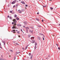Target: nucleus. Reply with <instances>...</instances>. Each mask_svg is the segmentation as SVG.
I'll return each mask as SVG.
<instances>
[{"instance_id":"nucleus-25","label":"nucleus","mask_w":60,"mask_h":60,"mask_svg":"<svg viewBox=\"0 0 60 60\" xmlns=\"http://www.w3.org/2000/svg\"><path fill=\"white\" fill-rule=\"evenodd\" d=\"M50 9L51 10H52V9H53V8H50Z\"/></svg>"},{"instance_id":"nucleus-15","label":"nucleus","mask_w":60,"mask_h":60,"mask_svg":"<svg viewBox=\"0 0 60 60\" xmlns=\"http://www.w3.org/2000/svg\"><path fill=\"white\" fill-rule=\"evenodd\" d=\"M32 57H33V55H32L30 56V58L31 59H32Z\"/></svg>"},{"instance_id":"nucleus-50","label":"nucleus","mask_w":60,"mask_h":60,"mask_svg":"<svg viewBox=\"0 0 60 60\" xmlns=\"http://www.w3.org/2000/svg\"><path fill=\"white\" fill-rule=\"evenodd\" d=\"M25 28L26 29V30H27V28L26 27H25Z\"/></svg>"},{"instance_id":"nucleus-39","label":"nucleus","mask_w":60,"mask_h":60,"mask_svg":"<svg viewBox=\"0 0 60 60\" xmlns=\"http://www.w3.org/2000/svg\"><path fill=\"white\" fill-rule=\"evenodd\" d=\"M15 5H14L13 6V8H15Z\"/></svg>"},{"instance_id":"nucleus-9","label":"nucleus","mask_w":60,"mask_h":60,"mask_svg":"<svg viewBox=\"0 0 60 60\" xmlns=\"http://www.w3.org/2000/svg\"><path fill=\"white\" fill-rule=\"evenodd\" d=\"M9 19H10L11 20L12 19V18L11 17V16L9 17Z\"/></svg>"},{"instance_id":"nucleus-6","label":"nucleus","mask_w":60,"mask_h":60,"mask_svg":"<svg viewBox=\"0 0 60 60\" xmlns=\"http://www.w3.org/2000/svg\"><path fill=\"white\" fill-rule=\"evenodd\" d=\"M17 26H21V25L20 24H17Z\"/></svg>"},{"instance_id":"nucleus-2","label":"nucleus","mask_w":60,"mask_h":60,"mask_svg":"<svg viewBox=\"0 0 60 60\" xmlns=\"http://www.w3.org/2000/svg\"><path fill=\"white\" fill-rule=\"evenodd\" d=\"M12 29H14V28H15V29H17V27H15L14 26H13L12 27Z\"/></svg>"},{"instance_id":"nucleus-40","label":"nucleus","mask_w":60,"mask_h":60,"mask_svg":"<svg viewBox=\"0 0 60 60\" xmlns=\"http://www.w3.org/2000/svg\"><path fill=\"white\" fill-rule=\"evenodd\" d=\"M8 18H9L10 17V16L9 15L8 16Z\"/></svg>"},{"instance_id":"nucleus-53","label":"nucleus","mask_w":60,"mask_h":60,"mask_svg":"<svg viewBox=\"0 0 60 60\" xmlns=\"http://www.w3.org/2000/svg\"><path fill=\"white\" fill-rule=\"evenodd\" d=\"M49 56H50L49 55H48V57H49Z\"/></svg>"},{"instance_id":"nucleus-30","label":"nucleus","mask_w":60,"mask_h":60,"mask_svg":"<svg viewBox=\"0 0 60 60\" xmlns=\"http://www.w3.org/2000/svg\"><path fill=\"white\" fill-rule=\"evenodd\" d=\"M18 5H19V4H17L16 5V6H17H17H18Z\"/></svg>"},{"instance_id":"nucleus-35","label":"nucleus","mask_w":60,"mask_h":60,"mask_svg":"<svg viewBox=\"0 0 60 60\" xmlns=\"http://www.w3.org/2000/svg\"><path fill=\"white\" fill-rule=\"evenodd\" d=\"M21 31H22V32H23V33H24V32H23V31H22V29H21Z\"/></svg>"},{"instance_id":"nucleus-64","label":"nucleus","mask_w":60,"mask_h":60,"mask_svg":"<svg viewBox=\"0 0 60 60\" xmlns=\"http://www.w3.org/2000/svg\"><path fill=\"white\" fill-rule=\"evenodd\" d=\"M13 42H14V43L15 42V41H14Z\"/></svg>"},{"instance_id":"nucleus-58","label":"nucleus","mask_w":60,"mask_h":60,"mask_svg":"<svg viewBox=\"0 0 60 60\" xmlns=\"http://www.w3.org/2000/svg\"><path fill=\"white\" fill-rule=\"evenodd\" d=\"M0 46H1V43H0Z\"/></svg>"},{"instance_id":"nucleus-4","label":"nucleus","mask_w":60,"mask_h":60,"mask_svg":"<svg viewBox=\"0 0 60 60\" xmlns=\"http://www.w3.org/2000/svg\"><path fill=\"white\" fill-rule=\"evenodd\" d=\"M30 30L29 32L30 33H32V34H33V30H32L31 31V30Z\"/></svg>"},{"instance_id":"nucleus-26","label":"nucleus","mask_w":60,"mask_h":60,"mask_svg":"<svg viewBox=\"0 0 60 60\" xmlns=\"http://www.w3.org/2000/svg\"><path fill=\"white\" fill-rule=\"evenodd\" d=\"M43 7H46V6H43Z\"/></svg>"},{"instance_id":"nucleus-62","label":"nucleus","mask_w":60,"mask_h":60,"mask_svg":"<svg viewBox=\"0 0 60 60\" xmlns=\"http://www.w3.org/2000/svg\"><path fill=\"white\" fill-rule=\"evenodd\" d=\"M11 31V32H13V31Z\"/></svg>"},{"instance_id":"nucleus-33","label":"nucleus","mask_w":60,"mask_h":60,"mask_svg":"<svg viewBox=\"0 0 60 60\" xmlns=\"http://www.w3.org/2000/svg\"><path fill=\"white\" fill-rule=\"evenodd\" d=\"M17 33L18 34H19V31H17Z\"/></svg>"},{"instance_id":"nucleus-29","label":"nucleus","mask_w":60,"mask_h":60,"mask_svg":"<svg viewBox=\"0 0 60 60\" xmlns=\"http://www.w3.org/2000/svg\"><path fill=\"white\" fill-rule=\"evenodd\" d=\"M15 44H16V45H19V44L17 43H15Z\"/></svg>"},{"instance_id":"nucleus-7","label":"nucleus","mask_w":60,"mask_h":60,"mask_svg":"<svg viewBox=\"0 0 60 60\" xmlns=\"http://www.w3.org/2000/svg\"><path fill=\"white\" fill-rule=\"evenodd\" d=\"M32 41H32V43H34V42H35V41H35V40H32Z\"/></svg>"},{"instance_id":"nucleus-19","label":"nucleus","mask_w":60,"mask_h":60,"mask_svg":"<svg viewBox=\"0 0 60 60\" xmlns=\"http://www.w3.org/2000/svg\"><path fill=\"white\" fill-rule=\"evenodd\" d=\"M26 32L27 33H28V30L27 29L26 30Z\"/></svg>"},{"instance_id":"nucleus-24","label":"nucleus","mask_w":60,"mask_h":60,"mask_svg":"<svg viewBox=\"0 0 60 60\" xmlns=\"http://www.w3.org/2000/svg\"><path fill=\"white\" fill-rule=\"evenodd\" d=\"M10 51H11L12 52H13V51L11 50H10Z\"/></svg>"},{"instance_id":"nucleus-14","label":"nucleus","mask_w":60,"mask_h":60,"mask_svg":"<svg viewBox=\"0 0 60 60\" xmlns=\"http://www.w3.org/2000/svg\"><path fill=\"white\" fill-rule=\"evenodd\" d=\"M36 19L37 20V21H39V19H37V18H36Z\"/></svg>"},{"instance_id":"nucleus-46","label":"nucleus","mask_w":60,"mask_h":60,"mask_svg":"<svg viewBox=\"0 0 60 60\" xmlns=\"http://www.w3.org/2000/svg\"><path fill=\"white\" fill-rule=\"evenodd\" d=\"M22 49L23 50H24V48H22Z\"/></svg>"},{"instance_id":"nucleus-23","label":"nucleus","mask_w":60,"mask_h":60,"mask_svg":"<svg viewBox=\"0 0 60 60\" xmlns=\"http://www.w3.org/2000/svg\"><path fill=\"white\" fill-rule=\"evenodd\" d=\"M36 46H35V47H34V49H36Z\"/></svg>"},{"instance_id":"nucleus-36","label":"nucleus","mask_w":60,"mask_h":60,"mask_svg":"<svg viewBox=\"0 0 60 60\" xmlns=\"http://www.w3.org/2000/svg\"><path fill=\"white\" fill-rule=\"evenodd\" d=\"M22 11H24V9H23L22 10Z\"/></svg>"},{"instance_id":"nucleus-13","label":"nucleus","mask_w":60,"mask_h":60,"mask_svg":"<svg viewBox=\"0 0 60 60\" xmlns=\"http://www.w3.org/2000/svg\"><path fill=\"white\" fill-rule=\"evenodd\" d=\"M28 46H26V47L25 48V50H26Z\"/></svg>"},{"instance_id":"nucleus-57","label":"nucleus","mask_w":60,"mask_h":60,"mask_svg":"<svg viewBox=\"0 0 60 60\" xmlns=\"http://www.w3.org/2000/svg\"><path fill=\"white\" fill-rule=\"evenodd\" d=\"M20 11V10H18V11Z\"/></svg>"},{"instance_id":"nucleus-60","label":"nucleus","mask_w":60,"mask_h":60,"mask_svg":"<svg viewBox=\"0 0 60 60\" xmlns=\"http://www.w3.org/2000/svg\"><path fill=\"white\" fill-rule=\"evenodd\" d=\"M18 0H17V3H18Z\"/></svg>"},{"instance_id":"nucleus-34","label":"nucleus","mask_w":60,"mask_h":60,"mask_svg":"<svg viewBox=\"0 0 60 60\" xmlns=\"http://www.w3.org/2000/svg\"><path fill=\"white\" fill-rule=\"evenodd\" d=\"M22 12H21V11H20L19 12V13H21Z\"/></svg>"},{"instance_id":"nucleus-63","label":"nucleus","mask_w":60,"mask_h":60,"mask_svg":"<svg viewBox=\"0 0 60 60\" xmlns=\"http://www.w3.org/2000/svg\"><path fill=\"white\" fill-rule=\"evenodd\" d=\"M16 31H18V30H16Z\"/></svg>"},{"instance_id":"nucleus-16","label":"nucleus","mask_w":60,"mask_h":60,"mask_svg":"<svg viewBox=\"0 0 60 60\" xmlns=\"http://www.w3.org/2000/svg\"><path fill=\"white\" fill-rule=\"evenodd\" d=\"M20 53V52H17L16 53L17 54H19V53Z\"/></svg>"},{"instance_id":"nucleus-21","label":"nucleus","mask_w":60,"mask_h":60,"mask_svg":"<svg viewBox=\"0 0 60 60\" xmlns=\"http://www.w3.org/2000/svg\"><path fill=\"white\" fill-rule=\"evenodd\" d=\"M30 36H31V35H28V37L29 38H30Z\"/></svg>"},{"instance_id":"nucleus-1","label":"nucleus","mask_w":60,"mask_h":60,"mask_svg":"<svg viewBox=\"0 0 60 60\" xmlns=\"http://www.w3.org/2000/svg\"><path fill=\"white\" fill-rule=\"evenodd\" d=\"M16 2H17V0H15L11 3V4H15V3H16Z\"/></svg>"},{"instance_id":"nucleus-51","label":"nucleus","mask_w":60,"mask_h":60,"mask_svg":"<svg viewBox=\"0 0 60 60\" xmlns=\"http://www.w3.org/2000/svg\"><path fill=\"white\" fill-rule=\"evenodd\" d=\"M27 28L28 29H29V28H29L28 27H27Z\"/></svg>"},{"instance_id":"nucleus-47","label":"nucleus","mask_w":60,"mask_h":60,"mask_svg":"<svg viewBox=\"0 0 60 60\" xmlns=\"http://www.w3.org/2000/svg\"><path fill=\"white\" fill-rule=\"evenodd\" d=\"M32 38H33V39H34V37H32Z\"/></svg>"},{"instance_id":"nucleus-61","label":"nucleus","mask_w":60,"mask_h":60,"mask_svg":"<svg viewBox=\"0 0 60 60\" xmlns=\"http://www.w3.org/2000/svg\"><path fill=\"white\" fill-rule=\"evenodd\" d=\"M46 59H48V58H46Z\"/></svg>"},{"instance_id":"nucleus-22","label":"nucleus","mask_w":60,"mask_h":60,"mask_svg":"<svg viewBox=\"0 0 60 60\" xmlns=\"http://www.w3.org/2000/svg\"><path fill=\"white\" fill-rule=\"evenodd\" d=\"M38 27H41V26L38 25Z\"/></svg>"},{"instance_id":"nucleus-41","label":"nucleus","mask_w":60,"mask_h":60,"mask_svg":"<svg viewBox=\"0 0 60 60\" xmlns=\"http://www.w3.org/2000/svg\"><path fill=\"white\" fill-rule=\"evenodd\" d=\"M56 45H57V46H58V45H57V44H56Z\"/></svg>"},{"instance_id":"nucleus-52","label":"nucleus","mask_w":60,"mask_h":60,"mask_svg":"<svg viewBox=\"0 0 60 60\" xmlns=\"http://www.w3.org/2000/svg\"><path fill=\"white\" fill-rule=\"evenodd\" d=\"M18 37H20V36H18Z\"/></svg>"},{"instance_id":"nucleus-11","label":"nucleus","mask_w":60,"mask_h":60,"mask_svg":"<svg viewBox=\"0 0 60 60\" xmlns=\"http://www.w3.org/2000/svg\"><path fill=\"white\" fill-rule=\"evenodd\" d=\"M14 22V23H17V21H16V20H15Z\"/></svg>"},{"instance_id":"nucleus-56","label":"nucleus","mask_w":60,"mask_h":60,"mask_svg":"<svg viewBox=\"0 0 60 60\" xmlns=\"http://www.w3.org/2000/svg\"><path fill=\"white\" fill-rule=\"evenodd\" d=\"M37 14H39V13L38 12V13H37Z\"/></svg>"},{"instance_id":"nucleus-42","label":"nucleus","mask_w":60,"mask_h":60,"mask_svg":"<svg viewBox=\"0 0 60 60\" xmlns=\"http://www.w3.org/2000/svg\"><path fill=\"white\" fill-rule=\"evenodd\" d=\"M5 42L4 43V45H5Z\"/></svg>"},{"instance_id":"nucleus-10","label":"nucleus","mask_w":60,"mask_h":60,"mask_svg":"<svg viewBox=\"0 0 60 60\" xmlns=\"http://www.w3.org/2000/svg\"><path fill=\"white\" fill-rule=\"evenodd\" d=\"M15 30H13V33H15Z\"/></svg>"},{"instance_id":"nucleus-45","label":"nucleus","mask_w":60,"mask_h":60,"mask_svg":"<svg viewBox=\"0 0 60 60\" xmlns=\"http://www.w3.org/2000/svg\"><path fill=\"white\" fill-rule=\"evenodd\" d=\"M1 57H2V58H3V55H1Z\"/></svg>"},{"instance_id":"nucleus-28","label":"nucleus","mask_w":60,"mask_h":60,"mask_svg":"<svg viewBox=\"0 0 60 60\" xmlns=\"http://www.w3.org/2000/svg\"><path fill=\"white\" fill-rule=\"evenodd\" d=\"M15 17H17V15L16 14H15Z\"/></svg>"},{"instance_id":"nucleus-37","label":"nucleus","mask_w":60,"mask_h":60,"mask_svg":"<svg viewBox=\"0 0 60 60\" xmlns=\"http://www.w3.org/2000/svg\"><path fill=\"white\" fill-rule=\"evenodd\" d=\"M24 23H25V24H27L26 22H24Z\"/></svg>"},{"instance_id":"nucleus-43","label":"nucleus","mask_w":60,"mask_h":60,"mask_svg":"<svg viewBox=\"0 0 60 60\" xmlns=\"http://www.w3.org/2000/svg\"><path fill=\"white\" fill-rule=\"evenodd\" d=\"M12 24L13 25V24H14V22H12Z\"/></svg>"},{"instance_id":"nucleus-5","label":"nucleus","mask_w":60,"mask_h":60,"mask_svg":"<svg viewBox=\"0 0 60 60\" xmlns=\"http://www.w3.org/2000/svg\"><path fill=\"white\" fill-rule=\"evenodd\" d=\"M16 20H19V19L18 17H17L16 18Z\"/></svg>"},{"instance_id":"nucleus-20","label":"nucleus","mask_w":60,"mask_h":60,"mask_svg":"<svg viewBox=\"0 0 60 60\" xmlns=\"http://www.w3.org/2000/svg\"><path fill=\"white\" fill-rule=\"evenodd\" d=\"M14 60H15V59H16V57L15 56L14 57Z\"/></svg>"},{"instance_id":"nucleus-3","label":"nucleus","mask_w":60,"mask_h":60,"mask_svg":"<svg viewBox=\"0 0 60 60\" xmlns=\"http://www.w3.org/2000/svg\"><path fill=\"white\" fill-rule=\"evenodd\" d=\"M21 3H22V4H25V3L24 1H22L21 2Z\"/></svg>"},{"instance_id":"nucleus-12","label":"nucleus","mask_w":60,"mask_h":60,"mask_svg":"<svg viewBox=\"0 0 60 60\" xmlns=\"http://www.w3.org/2000/svg\"><path fill=\"white\" fill-rule=\"evenodd\" d=\"M37 43H36V42L35 43V46H36V45H37Z\"/></svg>"},{"instance_id":"nucleus-17","label":"nucleus","mask_w":60,"mask_h":60,"mask_svg":"<svg viewBox=\"0 0 60 60\" xmlns=\"http://www.w3.org/2000/svg\"><path fill=\"white\" fill-rule=\"evenodd\" d=\"M2 42L3 43H4L5 42L4 41V40H2Z\"/></svg>"},{"instance_id":"nucleus-32","label":"nucleus","mask_w":60,"mask_h":60,"mask_svg":"<svg viewBox=\"0 0 60 60\" xmlns=\"http://www.w3.org/2000/svg\"><path fill=\"white\" fill-rule=\"evenodd\" d=\"M10 13H12V11H10Z\"/></svg>"},{"instance_id":"nucleus-54","label":"nucleus","mask_w":60,"mask_h":60,"mask_svg":"<svg viewBox=\"0 0 60 60\" xmlns=\"http://www.w3.org/2000/svg\"><path fill=\"white\" fill-rule=\"evenodd\" d=\"M23 27L24 28L25 27V26H23Z\"/></svg>"},{"instance_id":"nucleus-48","label":"nucleus","mask_w":60,"mask_h":60,"mask_svg":"<svg viewBox=\"0 0 60 60\" xmlns=\"http://www.w3.org/2000/svg\"><path fill=\"white\" fill-rule=\"evenodd\" d=\"M43 40H44V38H43Z\"/></svg>"},{"instance_id":"nucleus-31","label":"nucleus","mask_w":60,"mask_h":60,"mask_svg":"<svg viewBox=\"0 0 60 60\" xmlns=\"http://www.w3.org/2000/svg\"><path fill=\"white\" fill-rule=\"evenodd\" d=\"M58 49H59V50H60V47H58Z\"/></svg>"},{"instance_id":"nucleus-44","label":"nucleus","mask_w":60,"mask_h":60,"mask_svg":"<svg viewBox=\"0 0 60 60\" xmlns=\"http://www.w3.org/2000/svg\"><path fill=\"white\" fill-rule=\"evenodd\" d=\"M42 22H43V21H44L43 20H42Z\"/></svg>"},{"instance_id":"nucleus-27","label":"nucleus","mask_w":60,"mask_h":60,"mask_svg":"<svg viewBox=\"0 0 60 60\" xmlns=\"http://www.w3.org/2000/svg\"><path fill=\"white\" fill-rule=\"evenodd\" d=\"M0 60H4V59H2L1 58H0Z\"/></svg>"},{"instance_id":"nucleus-8","label":"nucleus","mask_w":60,"mask_h":60,"mask_svg":"<svg viewBox=\"0 0 60 60\" xmlns=\"http://www.w3.org/2000/svg\"><path fill=\"white\" fill-rule=\"evenodd\" d=\"M38 39L39 40H41V38H40V37H38Z\"/></svg>"},{"instance_id":"nucleus-38","label":"nucleus","mask_w":60,"mask_h":60,"mask_svg":"<svg viewBox=\"0 0 60 60\" xmlns=\"http://www.w3.org/2000/svg\"><path fill=\"white\" fill-rule=\"evenodd\" d=\"M27 6H28V5H26V7H27Z\"/></svg>"},{"instance_id":"nucleus-18","label":"nucleus","mask_w":60,"mask_h":60,"mask_svg":"<svg viewBox=\"0 0 60 60\" xmlns=\"http://www.w3.org/2000/svg\"><path fill=\"white\" fill-rule=\"evenodd\" d=\"M29 56H30L31 55V53H29Z\"/></svg>"},{"instance_id":"nucleus-55","label":"nucleus","mask_w":60,"mask_h":60,"mask_svg":"<svg viewBox=\"0 0 60 60\" xmlns=\"http://www.w3.org/2000/svg\"><path fill=\"white\" fill-rule=\"evenodd\" d=\"M41 35H43V34H41Z\"/></svg>"},{"instance_id":"nucleus-59","label":"nucleus","mask_w":60,"mask_h":60,"mask_svg":"<svg viewBox=\"0 0 60 60\" xmlns=\"http://www.w3.org/2000/svg\"><path fill=\"white\" fill-rule=\"evenodd\" d=\"M0 48H1V49H2V47L1 46H0Z\"/></svg>"},{"instance_id":"nucleus-49","label":"nucleus","mask_w":60,"mask_h":60,"mask_svg":"<svg viewBox=\"0 0 60 60\" xmlns=\"http://www.w3.org/2000/svg\"><path fill=\"white\" fill-rule=\"evenodd\" d=\"M33 39V38H32V37H31V39Z\"/></svg>"}]
</instances>
